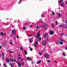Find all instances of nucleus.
<instances>
[{
  "instance_id": "nucleus-1",
  "label": "nucleus",
  "mask_w": 67,
  "mask_h": 67,
  "mask_svg": "<svg viewBox=\"0 0 67 67\" xmlns=\"http://www.w3.org/2000/svg\"><path fill=\"white\" fill-rule=\"evenodd\" d=\"M59 41H60V44H61V45H62L63 44V43H64L65 42V41L62 40V38H60Z\"/></svg>"
},
{
  "instance_id": "nucleus-2",
  "label": "nucleus",
  "mask_w": 67,
  "mask_h": 67,
  "mask_svg": "<svg viewBox=\"0 0 67 67\" xmlns=\"http://www.w3.org/2000/svg\"><path fill=\"white\" fill-rule=\"evenodd\" d=\"M44 57L46 59H48L49 58V55L47 53H46L44 54Z\"/></svg>"
},
{
  "instance_id": "nucleus-3",
  "label": "nucleus",
  "mask_w": 67,
  "mask_h": 67,
  "mask_svg": "<svg viewBox=\"0 0 67 67\" xmlns=\"http://www.w3.org/2000/svg\"><path fill=\"white\" fill-rule=\"evenodd\" d=\"M47 27V24H45L42 27V28L44 29H45Z\"/></svg>"
},
{
  "instance_id": "nucleus-4",
  "label": "nucleus",
  "mask_w": 67,
  "mask_h": 67,
  "mask_svg": "<svg viewBox=\"0 0 67 67\" xmlns=\"http://www.w3.org/2000/svg\"><path fill=\"white\" fill-rule=\"evenodd\" d=\"M40 31H39L37 33V36L36 37L37 38H39V37L40 36Z\"/></svg>"
},
{
  "instance_id": "nucleus-5",
  "label": "nucleus",
  "mask_w": 67,
  "mask_h": 67,
  "mask_svg": "<svg viewBox=\"0 0 67 67\" xmlns=\"http://www.w3.org/2000/svg\"><path fill=\"white\" fill-rule=\"evenodd\" d=\"M12 33L13 34L15 35L16 34V31H15V30H13L12 31Z\"/></svg>"
},
{
  "instance_id": "nucleus-6",
  "label": "nucleus",
  "mask_w": 67,
  "mask_h": 67,
  "mask_svg": "<svg viewBox=\"0 0 67 67\" xmlns=\"http://www.w3.org/2000/svg\"><path fill=\"white\" fill-rule=\"evenodd\" d=\"M17 63L19 67H21V66H22V65H23V64L22 63H20L19 62H18Z\"/></svg>"
},
{
  "instance_id": "nucleus-7",
  "label": "nucleus",
  "mask_w": 67,
  "mask_h": 67,
  "mask_svg": "<svg viewBox=\"0 0 67 67\" xmlns=\"http://www.w3.org/2000/svg\"><path fill=\"white\" fill-rule=\"evenodd\" d=\"M50 32L49 34H50V35H53L54 34V32L53 31H51V30H50L49 31Z\"/></svg>"
},
{
  "instance_id": "nucleus-8",
  "label": "nucleus",
  "mask_w": 67,
  "mask_h": 67,
  "mask_svg": "<svg viewBox=\"0 0 67 67\" xmlns=\"http://www.w3.org/2000/svg\"><path fill=\"white\" fill-rule=\"evenodd\" d=\"M6 61L8 63H9L10 62V61H9V59L8 58H6Z\"/></svg>"
},
{
  "instance_id": "nucleus-9",
  "label": "nucleus",
  "mask_w": 67,
  "mask_h": 67,
  "mask_svg": "<svg viewBox=\"0 0 67 67\" xmlns=\"http://www.w3.org/2000/svg\"><path fill=\"white\" fill-rule=\"evenodd\" d=\"M4 53H2V59H3L4 58Z\"/></svg>"
},
{
  "instance_id": "nucleus-10",
  "label": "nucleus",
  "mask_w": 67,
  "mask_h": 67,
  "mask_svg": "<svg viewBox=\"0 0 67 67\" xmlns=\"http://www.w3.org/2000/svg\"><path fill=\"white\" fill-rule=\"evenodd\" d=\"M43 45H46V41H44L43 43Z\"/></svg>"
},
{
  "instance_id": "nucleus-11",
  "label": "nucleus",
  "mask_w": 67,
  "mask_h": 67,
  "mask_svg": "<svg viewBox=\"0 0 67 67\" xmlns=\"http://www.w3.org/2000/svg\"><path fill=\"white\" fill-rule=\"evenodd\" d=\"M17 55L19 56L18 57L19 59H21V55H20V54H18Z\"/></svg>"
},
{
  "instance_id": "nucleus-12",
  "label": "nucleus",
  "mask_w": 67,
  "mask_h": 67,
  "mask_svg": "<svg viewBox=\"0 0 67 67\" xmlns=\"http://www.w3.org/2000/svg\"><path fill=\"white\" fill-rule=\"evenodd\" d=\"M61 5L62 7H64V6H65V4L64 3H61Z\"/></svg>"
},
{
  "instance_id": "nucleus-13",
  "label": "nucleus",
  "mask_w": 67,
  "mask_h": 67,
  "mask_svg": "<svg viewBox=\"0 0 67 67\" xmlns=\"http://www.w3.org/2000/svg\"><path fill=\"white\" fill-rule=\"evenodd\" d=\"M57 16L58 17H60V16H62V15H61L60 14L58 13Z\"/></svg>"
},
{
  "instance_id": "nucleus-14",
  "label": "nucleus",
  "mask_w": 67,
  "mask_h": 67,
  "mask_svg": "<svg viewBox=\"0 0 67 67\" xmlns=\"http://www.w3.org/2000/svg\"><path fill=\"white\" fill-rule=\"evenodd\" d=\"M31 58H30L29 57L27 58V60H31Z\"/></svg>"
},
{
  "instance_id": "nucleus-15",
  "label": "nucleus",
  "mask_w": 67,
  "mask_h": 67,
  "mask_svg": "<svg viewBox=\"0 0 67 67\" xmlns=\"http://www.w3.org/2000/svg\"><path fill=\"white\" fill-rule=\"evenodd\" d=\"M41 61L40 60L37 63V64H41Z\"/></svg>"
},
{
  "instance_id": "nucleus-16",
  "label": "nucleus",
  "mask_w": 67,
  "mask_h": 67,
  "mask_svg": "<svg viewBox=\"0 0 67 67\" xmlns=\"http://www.w3.org/2000/svg\"><path fill=\"white\" fill-rule=\"evenodd\" d=\"M56 43H57V44H59V43H60V41L59 40L58 41H57Z\"/></svg>"
},
{
  "instance_id": "nucleus-17",
  "label": "nucleus",
  "mask_w": 67,
  "mask_h": 67,
  "mask_svg": "<svg viewBox=\"0 0 67 67\" xmlns=\"http://www.w3.org/2000/svg\"><path fill=\"white\" fill-rule=\"evenodd\" d=\"M24 51L25 55H26L27 54V52L25 50H24Z\"/></svg>"
},
{
  "instance_id": "nucleus-18",
  "label": "nucleus",
  "mask_w": 67,
  "mask_h": 67,
  "mask_svg": "<svg viewBox=\"0 0 67 67\" xmlns=\"http://www.w3.org/2000/svg\"><path fill=\"white\" fill-rule=\"evenodd\" d=\"M9 52L10 54H12L13 53V52L12 51H9Z\"/></svg>"
},
{
  "instance_id": "nucleus-19",
  "label": "nucleus",
  "mask_w": 67,
  "mask_h": 67,
  "mask_svg": "<svg viewBox=\"0 0 67 67\" xmlns=\"http://www.w3.org/2000/svg\"><path fill=\"white\" fill-rule=\"evenodd\" d=\"M10 61H11V62H14L13 60L12 59H10Z\"/></svg>"
},
{
  "instance_id": "nucleus-20",
  "label": "nucleus",
  "mask_w": 67,
  "mask_h": 67,
  "mask_svg": "<svg viewBox=\"0 0 67 67\" xmlns=\"http://www.w3.org/2000/svg\"><path fill=\"white\" fill-rule=\"evenodd\" d=\"M34 46L35 47H37L36 44L35 43L34 44Z\"/></svg>"
},
{
  "instance_id": "nucleus-21",
  "label": "nucleus",
  "mask_w": 67,
  "mask_h": 67,
  "mask_svg": "<svg viewBox=\"0 0 67 67\" xmlns=\"http://www.w3.org/2000/svg\"><path fill=\"white\" fill-rule=\"evenodd\" d=\"M52 13L53 15H55V13H54V12H52Z\"/></svg>"
},
{
  "instance_id": "nucleus-22",
  "label": "nucleus",
  "mask_w": 67,
  "mask_h": 67,
  "mask_svg": "<svg viewBox=\"0 0 67 67\" xmlns=\"http://www.w3.org/2000/svg\"><path fill=\"white\" fill-rule=\"evenodd\" d=\"M3 46L4 47H5V46H6V44H3Z\"/></svg>"
},
{
  "instance_id": "nucleus-23",
  "label": "nucleus",
  "mask_w": 67,
  "mask_h": 67,
  "mask_svg": "<svg viewBox=\"0 0 67 67\" xmlns=\"http://www.w3.org/2000/svg\"><path fill=\"white\" fill-rule=\"evenodd\" d=\"M20 50H23V49L22 48V47H20Z\"/></svg>"
},
{
  "instance_id": "nucleus-24",
  "label": "nucleus",
  "mask_w": 67,
  "mask_h": 67,
  "mask_svg": "<svg viewBox=\"0 0 67 67\" xmlns=\"http://www.w3.org/2000/svg\"><path fill=\"white\" fill-rule=\"evenodd\" d=\"M29 41H30V42H29L30 43H31L32 42H33V41L31 40V39H29Z\"/></svg>"
},
{
  "instance_id": "nucleus-25",
  "label": "nucleus",
  "mask_w": 67,
  "mask_h": 67,
  "mask_svg": "<svg viewBox=\"0 0 67 67\" xmlns=\"http://www.w3.org/2000/svg\"><path fill=\"white\" fill-rule=\"evenodd\" d=\"M1 34L2 35H3V33L2 32H1Z\"/></svg>"
},
{
  "instance_id": "nucleus-26",
  "label": "nucleus",
  "mask_w": 67,
  "mask_h": 67,
  "mask_svg": "<svg viewBox=\"0 0 67 67\" xmlns=\"http://www.w3.org/2000/svg\"><path fill=\"white\" fill-rule=\"evenodd\" d=\"M14 64H15L14 63H12L10 64V65H11L12 66V65H14Z\"/></svg>"
},
{
  "instance_id": "nucleus-27",
  "label": "nucleus",
  "mask_w": 67,
  "mask_h": 67,
  "mask_svg": "<svg viewBox=\"0 0 67 67\" xmlns=\"http://www.w3.org/2000/svg\"><path fill=\"white\" fill-rule=\"evenodd\" d=\"M62 2V1H59L58 2V3H60V2Z\"/></svg>"
},
{
  "instance_id": "nucleus-28",
  "label": "nucleus",
  "mask_w": 67,
  "mask_h": 67,
  "mask_svg": "<svg viewBox=\"0 0 67 67\" xmlns=\"http://www.w3.org/2000/svg\"><path fill=\"white\" fill-rule=\"evenodd\" d=\"M36 28L37 29H39V26H37L36 27Z\"/></svg>"
},
{
  "instance_id": "nucleus-29",
  "label": "nucleus",
  "mask_w": 67,
  "mask_h": 67,
  "mask_svg": "<svg viewBox=\"0 0 67 67\" xmlns=\"http://www.w3.org/2000/svg\"><path fill=\"white\" fill-rule=\"evenodd\" d=\"M47 41L48 42H50V40L48 39H47Z\"/></svg>"
},
{
  "instance_id": "nucleus-30",
  "label": "nucleus",
  "mask_w": 67,
  "mask_h": 67,
  "mask_svg": "<svg viewBox=\"0 0 67 67\" xmlns=\"http://www.w3.org/2000/svg\"><path fill=\"white\" fill-rule=\"evenodd\" d=\"M55 23H56V24L57 25H58V23H57V22L56 21V22H55Z\"/></svg>"
},
{
  "instance_id": "nucleus-31",
  "label": "nucleus",
  "mask_w": 67,
  "mask_h": 67,
  "mask_svg": "<svg viewBox=\"0 0 67 67\" xmlns=\"http://www.w3.org/2000/svg\"><path fill=\"white\" fill-rule=\"evenodd\" d=\"M30 51H33V49H32V48H30Z\"/></svg>"
},
{
  "instance_id": "nucleus-32",
  "label": "nucleus",
  "mask_w": 67,
  "mask_h": 67,
  "mask_svg": "<svg viewBox=\"0 0 67 67\" xmlns=\"http://www.w3.org/2000/svg\"><path fill=\"white\" fill-rule=\"evenodd\" d=\"M43 36H44V38H45L46 37V35H43Z\"/></svg>"
},
{
  "instance_id": "nucleus-33",
  "label": "nucleus",
  "mask_w": 67,
  "mask_h": 67,
  "mask_svg": "<svg viewBox=\"0 0 67 67\" xmlns=\"http://www.w3.org/2000/svg\"><path fill=\"white\" fill-rule=\"evenodd\" d=\"M36 44H38V43H37V41H36Z\"/></svg>"
},
{
  "instance_id": "nucleus-34",
  "label": "nucleus",
  "mask_w": 67,
  "mask_h": 67,
  "mask_svg": "<svg viewBox=\"0 0 67 67\" xmlns=\"http://www.w3.org/2000/svg\"><path fill=\"white\" fill-rule=\"evenodd\" d=\"M10 45H12V42H10Z\"/></svg>"
},
{
  "instance_id": "nucleus-35",
  "label": "nucleus",
  "mask_w": 67,
  "mask_h": 67,
  "mask_svg": "<svg viewBox=\"0 0 67 67\" xmlns=\"http://www.w3.org/2000/svg\"><path fill=\"white\" fill-rule=\"evenodd\" d=\"M21 1H21V0L20 1H19V3H19V4L20 3H21Z\"/></svg>"
},
{
  "instance_id": "nucleus-36",
  "label": "nucleus",
  "mask_w": 67,
  "mask_h": 67,
  "mask_svg": "<svg viewBox=\"0 0 67 67\" xmlns=\"http://www.w3.org/2000/svg\"><path fill=\"white\" fill-rule=\"evenodd\" d=\"M28 36H32V35H29V34L28 35Z\"/></svg>"
},
{
  "instance_id": "nucleus-37",
  "label": "nucleus",
  "mask_w": 67,
  "mask_h": 67,
  "mask_svg": "<svg viewBox=\"0 0 67 67\" xmlns=\"http://www.w3.org/2000/svg\"><path fill=\"white\" fill-rule=\"evenodd\" d=\"M41 16L42 17V18H43V17H44V16H43V14H42L41 15Z\"/></svg>"
},
{
  "instance_id": "nucleus-38",
  "label": "nucleus",
  "mask_w": 67,
  "mask_h": 67,
  "mask_svg": "<svg viewBox=\"0 0 67 67\" xmlns=\"http://www.w3.org/2000/svg\"><path fill=\"white\" fill-rule=\"evenodd\" d=\"M23 29H24V30H25V29H26V28L24 27L23 28Z\"/></svg>"
},
{
  "instance_id": "nucleus-39",
  "label": "nucleus",
  "mask_w": 67,
  "mask_h": 67,
  "mask_svg": "<svg viewBox=\"0 0 67 67\" xmlns=\"http://www.w3.org/2000/svg\"><path fill=\"white\" fill-rule=\"evenodd\" d=\"M3 65L4 66H5V67H6V65H5V64H4H4Z\"/></svg>"
},
{
  "instance_id": "nucleus-40",
  "label": "nucleus",
  "mask_w": 67,
  "mask_h": 67,
  "mask_svg": "<svg viewBox=\"0 0 67 67\" xmlns=\"http://www.w3.org/2000/svg\"><path fill=\"white\" fill-rule=\"evenodd\" d=\"M63 56H65V53H63Z\"/></svg>"
},
{
  "instance_id": "nucleus-41",
  "label": "nucleus",
  "mask_w": 67,
  "mask_h": 67,
  "mask_svg": "<svg viewBox=\"0 0 67 67\" xmlns=\"http://www.w3.org/2000/svg\"><path fill=\"white\" fill-rule=\"evenodd\" d=\"M39 40H40V41H41V38L40 37H39Z\"/></svg>"
},
{
  "instance_id": "nucleus-42",
  "label": "nucleus",
  "mask_w": 67,
  "mask_h": 67,
  "mask_svg": "<svg viewBox=\"0 0 67 67\" xmlns=\"http://www.w3.org/2000/svg\"><path fill=\"white\" fill-rule=\"evenodd\" d=\"M32 25H30L29 26V27H32Z\"/></svg>"
},
{
  "instance_id": "nucleus-43",
  "label": "nucleus",
  "mask_w": 67,
  "mask_h": 67,
  "mask_svg": "<svg viewBox=\"0 0 67 67\" xmlns=\"http://www.w3.org/2000/svg\"><path fill=\"white\" fill-rule=\"evenodd\" d=\"M1 47H2V46H0V49H1Z\"/></svg>"
},
{
  "instance_id": "nucleus-44",
  "label": "nucleus",
  "mask_w": 67,
  "mask_h": 67,
  "mask_svg": "<svg viewBox=\"0 0 67 67\" xmlns=\"http://www.w3.org/2000/svg\"><path fill=\"white\" fill-rule=\"evenodd\" d=\"M65 49H66V50H67V47H65Z\"/></svg>"
},
{
  "instance_id": "nucleus-45",
  "label": "nucleus",
  "mask_w": 67,
  "mask_h": 67,
  "mask_svg": "<svg viewBox=\"0 0 67 67\" xmlns=\"http://www.w3.org/2000/svg\"><path fill=\"white\" fill-rule=\"evenodd\" d=\"M60 26H64V25H61Z\"/></svg>"
},
{
  "instance_id": "nucleus-46",
  "label": "nucleus",
  "mask_w": 67,
  "mask_h": 67,
  "mask_svg": "<svg viewBox=\"0 0 67 67\" xmlns=\"http://www.w3.org/2000/svg\"><path fill=\"white\" fill-rule=\"evenodd\" d=\"M53 24H52V27H54V26H53Z\"/></svg>"
},
{
  "instance_id": "nucleus-47",
  "label": "nucleus",
  "mask_w": 67,
  "mask_h": 67,
  "mask_svg": "<svg viewBox=\"0 0 67 67\" xmlns=\"http://www.w3.org/2000/svg\"><path fill=\"white\" fill-rule=\"evenodd\" d=\"M65 23H66V24H67V21L66 20H65Z\"/></svg>"
},
{
  "instance_id": "nucleus-48",
  "label": "nucleus",
  "mask_w": 67,
  "mask_h": 67,
  "mask_svg": "<svg viewBox=\"0 0 67 67\" xmlns=\"http://www.w3.org/2000/svg\"><path fill=\"white\" fill-rule=\"evenodd\" d=\"M47 62H48H48L49 63V62H50V61H49V60H48V61Z\"/></svg>"
},
{
  "instance_id": "nucleus-49",
  "label": "nucleus",
  "mask_w": 67,
  "mask_h": 67,
  "mask_svg": "<svg viewBox=\"0 0 67 67\" xmlns=\"http://www.w3.org/2000/svg\"><path fill=\"white\" fill-rule=\"evenodd\" d=\"M63 34H64L63 33H62V34H61L62 36H63Z\"/></svg>"
},
{
  "instance_id": "nucleus-50",
  "label": "nucleus",
  "mask_w": 67,
  "mask_h": 67,
  "mask_svg": "<svg viewBox=\"0 0 67 67\" xmlns=\"http://www.w3.org/2000/svg\"><path fill=\"white\" fill-rule=\"evenodd\" d=\"M17 38H19V36L18 35H17Z\"/></svg>"
},
{
  "instance_id": "nucleus-51",
  "label": "nucleus",
  "mask_w": 67,
  "mask_h": 67,
  "mask_svg": "<svg viewBox=\"0 0 67 67\" xmlns=\"http://www.w3.org/2000/svg\"><path fill=\"white\" fill-rule=\"evenodd\" d=\"M46 35H47V33H46Z\"/></svg>"
},
{
  "instance_id": "nucleus-52",
  "label": "nucleus",
  "mask_w": 67,
  "mask_h": 67,
  "mask_svg": "<svg viewBox=\"0 0 67 67\" xmlns=\"http://www.w3.org/2000/svg\"><path fill=\"white\" fill-rule=\"evenodd\" d=\"M14 62H16V60H15V59H14Z\"/></svg>"
},
{
  "instance_id": "nucleus-53",
  "label": "nucleus",
  "mask_w": 67,
  "mask_h": 67,
  "mask_svg": "<svg viewBox=\"0 0 67 67\" xmlns=\"http://www.w3.org/2000/svg\"><path fill=\"white\" fill-rule=\"evenodd\" d=\"M33 37H32V38H31V40H32V39H33Z\"/></svg>"
},
{
  "instance_id": "nucleus-54",
  "label": "nucleus",
  "mask_w": 67,
  "mask_h": 67,
  "mask_svg": "<svg viewBox=\"0 0 67 67\" xmlns=\"http://www.w3.org/2000/svg\"><path fill=\"white\" fill-rule=\"evenodd\" d=\"M39 54L40 55H41V54L40 53H39Z\"/></svg>"
},
{
  "instance_id": "nucleus-55",
  "label": "nucleus",
  "mask_w": 67,
  "mask_h": 67,
  "mask_svg": "<svg viewBox=\"0 0 67 67\" xmlns=\"http://www.w3.org/2000/svg\"><path fill=\"white\" fill-rule=\"evenodd\" d=\"M40 21H41V22H42V19H41L40 20Z\"/></svg>"
},
{
  "instance_id": "nucleus-56",
  "label": "nucleus",
  "mask_w": 67,
  "mask_h": 67,
  "mask_svg": "<svg viewBox=\"0 0 67 67\" xmlns=\"http://www.w3.org/2000/svg\"><path fill=\"white\" fill-rule=\"evenodd\" d=\"M65 28H66V29H67V27L66 26L65 27Z\"/></svg>"
},
{
  "instance_id": "nucleus-57",
  "label": "nucleus",
  "mask_w": 67,
  "mask_h": 67,
  "mask_svg": "<svg viewBox=\"0 0 67 67\" xmlns=\"http://www.w3.org/2000/svg\"><path fill=\"white\" fill-rule=\"evenodd\" d=\"M32 64H34V62H32Z\"/></svg>"
},
{
  "instance_id": "nucleus-58",
  "label": "nucleus",
  "mask_w": 67,
  "mask_h": 67,
  "mask_svg": "<svg viewBox=\"0 0 67 67\" xmlns=\"http://www.w3.org/2000/svg\"><path fill=\"white\" fill-rule=\"evenodd\" d=\"M15 36H15V39H16V38H15Z\"/></svg>"
},
{
  "instance_id": "nucleus-59",
  "label": "nucleus",
  "mask_w": 67,
  "mask_h": 67,
  "mask_svg": "<svg viewBox=\"0 0 67 67\" xmlns=\"http://www.w3.org/2000/svg\"><path fill=\"white\" fill-rule=\"evenodd\" d=\"M66 4H67V2H66Z\"/></svg>"
},
{
  "instance_id": "nucleus-60",
  "label": "nucleus",
  "mask_w": 67,
  "mask_h": 67,
  "mask_svg": "<svg viewBox=\"0 0 67 67\" xmlns=\"http://www.w3.org/2000/svg\"><path fill=\"white\" fill-rule=\"evenodd\" d=\"M62 28H64V27H62Z\"/></svg>"
},
{
  "instance_id": "nucleus-61",
  "label": "nucleus",
  "mask_w": 67,
  "mask_h": 67,
  "mask_svg": "<svg viewBox=\"0 0 67 67\" xmlns=\"http://www.w3.org/2000/svg\"><path fill=\"white\" fill-rule=\"evenodd\" d=\"M22 60H23V59H22Z\"/></svg>"
},
{
  "instance_id": "nucleus-62",
  "label": "nucleus",
  "mask_w": 67,
  "mask_h": 67,
  "mask_svg": "<svg viewBox=\"0 0 67 67\" xmlns=\"http://www.w3.org/2000/svg\"><path fill=\"white\" fill-rule=\"evenodd\" d=\"M64 61H65V59H64Z\"/></svg>"
},
{
  "instance_id": "nucleus-63",
  "label": "nucleus",
  "mask_w": 67,
  "mask_h": 67,
  "mask_svg": "<svg viewBox=\"0 0 67 67\" xmlns=\"http://www.w3.org/2000/svg\"><path fill=\"white\" fill-rule=\"evenodd\" d=\"M4 35H5V34H4Z\"/></svg>"
},
{
  "instance_id": "nucleus-64",
  "label": "nucleus",
  "mask_w": 67,
  "mask_h": 67,
  "mask_svg": "<svg viewBox=\"0 0 67 67\" xmlns=\"http://www.w3.org/2000/svg\"><path fill=\"white\" fill-rule=\"evenodd\" d=\"M36 25H37V24H36Z\"/></svg>"
}]
</instances>
